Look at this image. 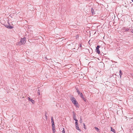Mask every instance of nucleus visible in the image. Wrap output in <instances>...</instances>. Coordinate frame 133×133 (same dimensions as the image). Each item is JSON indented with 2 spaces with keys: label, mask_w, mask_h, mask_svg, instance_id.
Returning a JSON list of instances; mask_svg holds the SVG:
<instances>
[{
  "label": "nucleus",
  "mask_w": 133,
  "mask_h": 133,
  "mask_svg": "<svg viewBox=\"0 0 133 133\" xmlns=\"http://www.w3.org/2000/svg\"><path fill=\"white\" fill-rule=\"evenodd\" d=\"M45 119L47 120L48 119V117L46 115H45Z\"/></svg>",
  "instance_id": "20"
},
{
  "label": "nucleus",
  "mask_w": 133,
  "mask_h": 133,
  "mask_svg": "<svg viewBox=\"0 0 133 133\" xmlns=\"http://www.w3.org/2000/svg\"><path fill=\"white\" fill-rule=\"evenodd\" d=\"M80 119H82V117L81 116L80 117Z\"/></svg>",
  "instance_id": "31"
},
{
  "label": "nucleus",
  "mask_w": 133,
  "mask_h": 133,
  "mask_svg": "<svg viewBox=\"0 0 133 133\" xmlns=\"http://www.w3.org/2000/svg\"><path fill=\"white\" fill-rule=\"evenodd\" d=\"M122 72L121 70H119V75H120V76L121 78V76H122Z\"/></svg>",
  "instance_id": "11"
},
{
  "label": "nucleus",
  "mask_w": 133,
  "mask_h": 133,
  "mask_svg": "<svg viewBox=\"0 0 133 133\" xmlns=\"http://www.w3.org/2000/svg\"><path fill=\"white\" fill-rule=\"evenodd\" d=\"M132 0V2H133V0Z\"/></svg>",
  "instance_id": "33"
},
{
  "label": "nucleus",
  "mask_w": 133,
  "mask_h": 133,
  "mask_svg": "<svg viewBox=\"0 0 133 133\" xmlns=\"http://www.w3.org/2000/svg\"><path fill=\"white\" fill-rule=\"evenodd\" d=\"M79 47L81 48L82 47V46L81 44H80L79 45Z\"/></svg>",
  "instance_id": "27"
},
{
  "label": "nucleus",
  "mask_w": 133,
  "mask_h": 133,
  "mask_svg": "<svg viewBox=\"0 0 133 133\" xmlns=\"http://www.w3.org/2000/svg\"><path fill=\"white\" fill-rule=\"evenodd\" d=\"M10 25L9 24V25H5V26L8 28L9 29H11L13 28H14V27L11 26H9Z\"/></svg>",
  "instance_id": "5"
},
{
  "label": "nucleus",
  "mask_w": 133,
  "mask_h": 133,
  "mask_svg": "<svg viewBox=\"0 0 133 133\" xmlns=\"http://www.w3.org/2000/svg\"><path fill=\"white\" fill-rule=\"evenodd\" d=\"M76 89L77 92L78 94V95H79L81 94V93H80L79 90H78L77 89L76 87Z\"/></svg>",
  "instance_id": "12"
},
{
  "label": "nucleus",
  "mask_w": 133,
  "mask_h": 133,
  "mask_svg": "<svg viewBox=\"0 0 133 133\" xmlns=\"http://www.w3.org/2000/svg\"><path fill=\"white\" fill-rule=\"evenodd\" d=\"M71 101L72 102L76 107L78 106V102L76 101L75 98L73 97L72 98Z\"/></svg>",
  "instance_id": "1"
},
{
  "label": "nucleus",
  "mask_w": 133,
  "mask_h": 133,
  "mask_svg": "<svg viewBox=\"0 0 133 133\" xmlns=\"http://www.w3.org/2000/svg\"><path fill=\"white\" fill-rule=\"evenodd\" d=\"M75 120V124L77 125V124H78V120L77 119H76Z\"/></svg>",
  "instance_id": "16"
},
{
  "label": "nucleus",
  "mask_w": 133,
  "mask_h": 133,
  "mask_svg": "<svg viewBox=\"0 0 133 133\" xmlns=\"http://www.w3.org/2000/svg\"><path fill=\"white\" fill-rule=\"evenodd\" d=\"M74 45H75V46L74 47L75 48H77L78 47V48H79V44H76V43H71V44H70V45H74Z\"/></svg>",
  "instance_id": "3"
},
{
  "label": "nucleus",
  "mask_w": 133,
  "mask_h": 133,
  "mask_svg": "<svg viewBox=\"0 0 133 133\" xmlns=\"http://www.w3.org/2000/svg\"><path fill=\"white\" fill-rule=\"evenodd\" d=\"M25 39L26 38L25 37L23 38H21L20 40V42L22 44H24V41L25 40Z\"/></svg>",
  "instance_id": "4"
},
{
  "label": "nucleus",
  "mask_w": 133,
  "mask_h": 133,
  "mask_svg": "<svg viewBox=\"0 0 133 133\" xmlns=\"http://www.w3.org/2000/svg\"><path fill=\"white\" fill-rule=\"evenodd\" d=\"M28 98L29 100L32 103H34L35 101L33 100L32 99H31L29 97H28Z\"/></svg>",
  "instance_id": "7"
},
{
  "label": "nucleus",
  "mask_w": 133,
  "mask_h": 133,
  "mask_svg": "<svg viewBox=\"0 0 133 133\" xmlns=\"http://www.w3.org/2000/svg\"><path fill=\"white\" fill-rule=\"evenodd\" d=\"M110 127L111 128V131H112L114 133H116V131H115V130L114 129L112 128L111 127Z\"/></svg>",
  "instance_id": "10"
},
{
  "label": "nucleus",
  "mask_w": 133,
  "mask_h": 133,
  "mask_svg": "<svg viewBox=\"0 0 133 133\" xmlns=\"http://www.w3.org/2000/svg\"><path fill=\"white\" fill-rule=\"evenodd\" d=\"M81 123H82V119H80V120L79 121Z\"/></svg>",
  "instance_id": "24"
},
{
  "label": "nucleus",
  "mask_w": 133,
  "mask_h": 133,
  "mask_svg": "<svg viewBox=\"0 0 133 133\" xmlns=\"http://www.w3.org/2000/svg\"><path fill=\"white\" fill-rule=\"evenodd\" d=\"M10 17H11L12 18V17L11 16H10Z\"/></svg>",
  "instance_id": "32"
},
{
  "label": "nucleus",
  "mask_w": 133,
  "mask_h": 133,
  "mask_svg": "<svg viewBox=\"0 0 133 133\" xmlns=\"http://www.w3.org/2000/svg\"><path fill=\"white\" fill-rule=\"evenodd\" d=\"M129 30V29L128 28H126L125 29V31H128Z\"/></svg>",
  "instance_id": "23"
},
{
  "label": "nucleus",
  "mask_w": 133,
  "mask_h": 133,
  "mask_svg": "<svg viewBox=\"0 0 133 133\" xmlns=\"http://www.w3.org/2000/svg\"><path fill=\"white\" fill-rule=\"evenodd\" d=\"M91 12L92 15H94L95 14V12L94 11V9L92 8L91 9Z\"/></svg>",
  "instance_id": "8"
},
{
  "label": "nucleus",
  "mask_w": 133,
  "mask_h": 133,
  "mask_svg": "<svg viewBox=\"0 0 133 133\" xmlns=\"http://www.w3.org/2000/svg\"><path fill=\"white\" fill-rule=\"evenodd\" d=\"M51 123H52H52H53V124L54 123V120L53 119V118L52 117H51Z\"/></svg>",
  "instance_id": "14"
},
{
  "label": "nucleus",
  "mask_w": 133,
  "mask_h": 133,
  "mask_svg": "<svg viewBox=\"0 0 133 133\" xmlns=\"http://www.w3.org/2000/svg\"><path fill=\"white\" fill-rule=\"evenodd\" d=\"M47 112L45 111V115H46L47 114Z\"/></svg>",
  "instance_id": "26"
},
{
  "label": "nucleus",
  "mask_w": 133,
  "mask_h": 133,
  "mask_svg": "<svg viewBox=\"0 0 133 133\" xmlns=\"http://www.w3.org/2000/svg\"><path fill=\"white\" fill-rule=\"evenodd\" d=\"M52 131H53V133H55V129H52Z\"/></svg>",
  "instance_id": "22"
},
{
  "label": "nucleus",
  "mask_w": 133,
  "mask_h": 133,
  "mask_svg": "<svg viewBox=\"0 0 133 133\" xmlns=\"http://www.w3.org/2000/svg\"><path fill=\"white\" fill-rule=\"evenodd\" d=\"M52 129H55V124L54 123V124H52Z\"/></svg>",
  "instance_id": "13"
},
{
  "label": "nucleus",
  "mask_w": 133,
  "mask_h": 133,
  "mask_svg": "<svg viewBox=\"0 0 133 133\" xmlns=\"http://www.w3.org/2000/svg\"><path fill=\"white\" fill-rule=\"evenodd\" d=\"M101 46L100 45H97L96 47V52L98 54H99L100 53V51L99 50V48Z\"/></svg>",
  "instance_id": "2"
},
{
  "label": "nucleus",
  "mask_w": 133,
  "mask_h": 133,
  "mask_svg": "<svg viewBox=\"0 0 133 133\" xmlns=\"http://www.w3.org/2000/svg\"><path fill=\"white\" fill-rule=\"evenodd\" d=\"M73 118L74 120H76V114H74L73 115Z\"/></svg>",
  "instance_id": "9"
},
{
  "label": "nucleus",
  "mask_w": 133,
  "mask_h": 133,
  "mask_svg": "<svg viewBox=\"0 0 133 133\" xmlns=\"http://www.w3.org/2000/svg\"><path fill=\"white\" fill-rule=\"evenodd\" d=\"M37 93L38 95H40V91L39 90H38Z\"/></svg>",
  "instance_id": "25"
},
{
  "label": "nucleus",
  "mask_w": 133,
  "mask_h": 133,
  "mask_svg": "<svg viewBox=\"0 0 133 133\" xmlns=\"http://www.w3.org/2000/svg\"><path fill=\"white\" fill-rule=\"evenodd\" d=\"M72 49L74 50V51H75V50H76V48H74L73 49Z\"/></svg>",
  "instance_id": "28"
},
{
  "label": "nucleus",
  "mask_w": 133,
  "mask_h": 133,
  "mask_svg": "<svg viewBox=\"0 0 133 133\" xmlns=\"http://www.w3.org/2000/svg\"><path fill=\"white\" fill-rule=\"evenodd\" d=\"M76 128L77 130L79 131H81V130L79 129V127L78 124H77V125L76 124Z\"/></svg>",
  "instance_id": "6"
},
{
  "label": "nucleus",
  "mask_w": 133,
  "mask_h": 133,
  "mask_svg": "<svg viewBox=\"0 0 133 133\" xmlns=\"http://www.w3.org/2000/svg\"><path fill=\"white\" fill-rule=\"evenodd\" d=\"M72 113L73 114H75L74 111Z\"/></svg>",
  "instance_id": "29"
},
{
  "label": "nucleus",
  "mask_w": 133,
  "mask_h": 133,
  "mask_svg": "<svg viewBox=\"0 0 133 133\" xmlns=\"http://www.w3.org/2000/svg\"><path fill=\"white\" fill-rule=\"evenodd\" d=\"M83 124L84 126V128L85 129H86V127L85 126V124L83 123Z\"/></svg>",
  "instance_id": "17"
},
{
  "label": "nucleus",
  "mask_w": 133,
  "mask_h": 133,
  "mask_svg": "<svg viewBox=\"0 0 133 133\" xmlns=\"http://www.w3.org/2000/svg\"><path fill=\"white\" fill-rule=\"evenodd\" d=\"M82 98V99L84 101H86L84 97H83V98Z\"/></svg>",
  "instance_id": "19"
},
{
  "label": "nucleus",
  "mask_w": 133,
  "mask_h": 133,
  "mask_svg": "<svg viewBox=\"0 0 133 133\" xmlns=\"http://www.w3.org/2000/svg\"><path fill=\"white\" fill-rule=\"evenodd\" d=\"M79 95L81 98H83V97H84V96L83 95L82 93H81V94Z\"/></svg>",
  "instance_id": "15"
},
{
  "label": "nucleus",
  "mask_w": 133,
  "mask_h": 133,
  "mask_svg": "<svg viewBox=\"0 0 133 133\" xmlns=\"http://www.w3.org/2000/svg\"><path fill=\"white\" fill-rule=\"evenodd\" d=\"M72 113L73 114H75L74 111Z\"/></svg>",
  "instance_id": "30"
},
{
  "label": "nucleus",
  "mask_w": 133,
  "mask_h": 133,
  "mask_svg": "<svg viewBox=\"0 0 133 133\" xmlns=\"http://www.w3.org/2000/svg\"><path fill=\"white\" fill-rule=\"evenodd\" d=\"M132 33H133V31L132 32Z\"/></svg>",
  "instance_id": "34"
},
{
  "label": "nucleus",
  "mask_w": 133,
  "mask_h": 133,
  "mask_svg": "<svg viewBox=\"0 0 133 133\" xmlns=\"http://www.w3.org/2000/svg\"><path fill=\"white\" fill-rule=\"evenodd\" d=\"M62 133H65V131L64 128H63V130L62 131Z\"/></svg>",
  "instance_id": "18"
},
{
  "label": "nucleus",
  "mask_w": 133,
  "mask_h": 133,
  "mask_svg": "<svg viewBox=\"0 0 133 133\" xmlns=\"http://www.w3.org/2000/svg\"><path fill=\"white\" fill-rule=\"evenodd\" d=\"M94 128L95 129L97 130L98 131L99 130L98 128L97 127H95Z\"/></svg>",
  "instance_id": "21"
}]
</instances>
